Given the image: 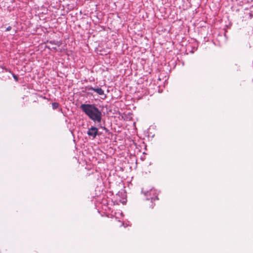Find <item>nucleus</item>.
I'll list each match as a JSON object with an SVG mask.
<instances>
[{
	"mask_svg": "<svg viewBox=\"0 0 253 253\" xmlns=\"http://www.w3.org/2000/svg\"><path fill=\"white\" fill-rule=\"evenodd\" d=\"M83 112L95 123H99L102 119L101 111L93 104H82L80 106Z\"/></svg>",
	"mask_w": 253,
	"mask_h": 253,
	"instance_id": "obj_1",
	"label": "nucleus"
},
{
	"mask_svg": "<svg viewBox=\"0 0 253 253\" xmlns=\"http://www.w3.org/2000/svg\"><path fill=\"white\" fill-rule=\"evenodd\" d=\"M144 195L146 197V200H151L152 203L155 204L154 203L156 200H158V192L156 189H151L149 191H147L144 193Z\"/></svg>",
	"mask_w": 253,
	"mask_h": 253,
	"instance_id": "obj_2",
	"label": "nucleus"
},
{
	"mask_svg": "<svg viewBox=\"0 0 253 253\" xmlns=\"http://www.w3.org/2000/svg\"><path fill=\"white\" fill-rule=\"evenodd\" d=\"M98 128L93 126H91L90 128H88L86 132L88 136L91 138L92 139H94L98 135Z\"/></svg>",
	"mask_w": 253,
	"mask_h": 253,
	"instance_id": "obj_3",
	"label": "nucleus"
},
{
	"mask_svg": "<svg viewBox=\"0 0 253 253\" xmlns=\"http://www.w3.org/2000/svg\"><path fill=\"white\" fill-rule=\"evenodd\" d=\"M93 91L99 95H104V91L101 87H94Z\"/></svg>",
	"mask_w": 253,
	"mask_h": 253,
	"instance_id": "obj_4",
	"label": "nucleus"
},
{
	"mask_svg": "<svg viewBox=\"0 0 253 253\" xmlns=\"http://www.w3.org/2000/svg\"><path fill=\"white\" fill-rule=\"evenodd\" d=\"M94 87L91 86H86L84 87V92H86L87 94L92 95V93L90 92L91 90L93 91Z\"/></svg>",
	"mask_w": 253,
	"mask_h": 253,
	"instance_id": "obj_5",
	"label": "nucleus"
},
{
	"mask_svg": "<svg viewBox=\"0 0 253 253\" xmlns=\"http://www.w3.org/2000/svg\"><path fill=\"white\" fill-rule=\"evenodd\" d=\"M50 43L52 44H55L56 45L58 46H60L61 44V42L59 41H51L50 42Z\"/></svg>",
	"mask_w": 253,
	"mask_h": 253,
	"instance_id": "obj_6",
	"label": "nucleus"
},
{
	"mask_svg": "<svg viewBox=\"0 0 253 253\" xmlns=\"http://www.w3.org/2000/svg\"><path fill=\"white\" fill-rule=\"evenodd\" d=\"M59 106V104L57 102H53L52 103V107L53 109H57Z\"/></svg>",
	"mask_w": 253,
	"mask_h": 253,
	"instance_id": "obj_7",
	"label": "nucleus"
},
{
	"mask_svg": "<svg viewBox=\"0 0 253 253\" xmlns=\"http://www.w3.org/2000/svg\"><path fill=\"white\" fill-rule=\"evenodd\" d=\"M120 203L123 205H125L126 203V199L123 198L122 200H120Z\"/></svg>",
	"mask_w": 253,
	"mask_h": 253,
	"instance_id": "obj_8",
	"label": "nucleus"
},
{
	"mask_svg": "<svg viewBox=\"0 0 253 253\" xmlns=\"http://www.w3.org/2000/svg\"><path fill=\"white\" fill-rule=\"evenodd\" d=\"M13 77L16 81H18V79L16 75H15V74H13Z\"/></svg>",
	"mask_w": 253,
	"mask_h": 253,
	"instance_id": "obj_9",
	"label": "nucleus"
},
{
	"mask_svg": "<svg viewBox=\"0 0 253 253\" xmlns=\"http://www.w3.org/2000/svg\"><path fill=\"white\" fill-rule=\"evenodd\" d=\"M11 30V26H8L6 28V31H9Z\"/></svg>",
	"mask_w": 253,
	"mask_h": 253,
	"instance_id": "obj_10",
	"label": "nucleus"
},
{
	"mask_svg": "<svg viewBox=\"0 0 253 253\" xmlns=\"http://www.w3.org/2000/svg\"><path fill=\"white\" fill-rule=\"evenodd\" d=\"M103 129H106V128L105 127H103Z\"/></svg>",
	"mask_w": 253,
	"mask_h": 253,
	"instance_id": "obj_11",
	"label": "nucleus"
},
{
	"mask_svg": "<svg viewBox=\"0 0 253 253\" xmlns=\"http://www.w3.org/2000/svg\"><path fill=\"white\" fill-rule=\"evenodd\" d=\"M106 208H108V209H109V207L108 206H106Z\"/></svg>",
	"mask_w": 253,
	"mask_h": 253,
	"instance_id": "obj_12",
	"label": "nucleus"
}]
</instances>
